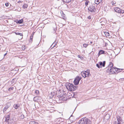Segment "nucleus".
<instances>
[{"mask_svg":"<svg viewBox=\"0 0 124 124\" xmlns=\"http://www.w3.org/2000/svg\"><path fill=\"white\" fill-rule=\"evenodd\" d=\"M91 121L87 118L85 117L82 118L78 123V124H90Z\"/></svg>","mask_w":124,"mask_h":124,"instance_id":"1","label":"nucleus"},{"mask_svg":"<svg viewBox=\"0 0 124 124\" xmlns=\"http://www.w3.org/2000/svg\"><path fill=\"white\" fill-rule=\"evenodd\" d=\"M95 4L91 3L88 7V11L90 12L94 13L96 10Z\"/></svg>","mask_w":124,"mask_h":124,"instance_id":"2","label":"nucleus"},{"mask_svg":"<svg viewBox=\"0 0 124 124\" xmlns=\"http://www.w3.org/2000/svg\"><path fill=\"white\" fill-rule=\"evenodd\" d=\"M66 87L67 89L70 91H73L75 90V86L72 84L70 83H68L67 84Z\"/></svg>","mask_w":124,"mask_h":124,"instance_id":"3","label":"nucleus"},{"mask_svg":"<svg viewBox=\"0 0 124 124\" xmlns=\"http://www.w3.org/2000/svg\"><path fill=\"white\" fill-rule=\"evenodd\" d=\"M90 70H87L85 71H83L81 73V75L84 78L89 76L90 75Z\"/></svg>","mask_w":124,"mask_h":124,"instance_id":"4","label":"nucleus"},{"mask_svg":"<svg viewBox=\"0 0 124 124\" xmlns=\"http://www.w3.org/2000/svg\"><path fill=\"white\" fill-rule=\"evenodd\" d=\"M81 79V77L78 76L76 78L74 81V84L75 85H77L79 83Z\"/></svg>","mask_w":124,"mask_h":124,"instance_id":"5","label":"nucleus"},{"mask_svg":"<svg viewBox=\"0 0 124 124\" xmlns=\"http://www.w3.org/2000/svg\"><path fill=\"white\" fill-rule=\"evenodd\" d=\"M117 68L113 67L111 68V70H107V72H109L110 74L116 73L115 72H116Z\"/></svg>","mask_w":124,"mask_h":124,"instance_id":"6","label":"nucleus"},{"mask_svg":"<svg viewBox=\"0 0 124 124\" xmlns=\"http://www.w3.org/2000/svg\"><path fill=\"white\" fill-rule=\"evenodd\" d=\"M113 64L111 62H110L108 67L106 68V69H107V70H111V68L113 67Z\"/></svg>","mask_w":124,"mask_h":124,"instance_id":"7","label":"nucleus"},{"mask_svg":"<svg viewBox=\"0 0 124 124\" xmlns=\"http://www.w3.org/2000/svg\"><path fill=\"white\" fill-rule=\"evenodd\" d=\"M106 62L105 61H104L102 62H99V64L100 65V67H101V68L102 67V66L104 67L105 66V64Z\"/></svg>","mask_w":124,"mask_h":124,"instance_id":"8","label":"nucleus"},{"mask_svg":"<svg viewBox=\"0 0 124 124\" xmlns=\"http://www.w3.org/2000/svg\"><path fill=\"white\" fill-rule=\"evenodd\" d=\"M8 124H16V122L14 121L13 120H10L8 121Z\"/></svg>","mask_w":124,"mask_h":124,"instance_id":"9","label":"nucleus"},{"mask_svg":"<svg viewBox=\"0 0 124 124\" xmlns=\"http://www.w3.org/2000/svg\"><path fill=\"white\" fill-rule=\"evenodd\" d=\"M117 118L118 122V124H120V122H122V120L120 116H118L117 117Z\"/></svg>","mask_w":124,"mask_h":124,"instance_id":"10","label":"nucleus"},{"mask_svg":"<svg viewBox=\"0 0 124 124\" xmlns=\"http://www.w3.org/2000/svg\"><path fill=\"white\" fill-rule=\"evenodd\" d=\"M120 9L119 8H114V10L115 12L119 13H120Z\"/></svg>","mask_w":124,"mask_h":124,"instance_id":"11","label":"nucleus"},{"mask_svg":"<svg viewBox=\"0 0 124 124\" xmlns=\"http://www.w3.org/2000/svg\"><path fill=\"white\" fill-rule=\"evenodd\" d=\"M15 22H16V23H17L21 24L23 23V21L22 19L19 20H17L16 21H15Z\"/></svg>","mask_w":124,"mask_h":124,"instance_id":"12","label":"nucleus"},{"mask_svg":"<svg viewBox=\"0 0 124 124\" xmlns=\"http://www.w3.org/2000/svg\"><path fill=\"white\" fill-rule=\"evenodd\" d=\"M10 116L9 115H8L6 116L5 117V121L6 122H8V121H9V120Z\"/></svg>","mask_w":124,"mask_h":124,"instance_id":"13","label":"nucleus"},{"mask_svg":"<svg viewBox=\"0 0 124 124\" xmlns=\"http://www.w3.org/2000/svg\"><path fill=\"white\" fill-rule=\"evenodd\" d=\"M104 53V51L102 50H100L99 52L98 53V56H99L100 55L102 54H103Z\"/></svg>","mask_w":124,"mask_h":124,"instance_id":"14","label":"nucleus"},{"mask_svg":"<svg viewBox=\"0 0 124 124\" xmlns=\"http://www.w3.org/2000/svg\"><path fill=\"white\" fill-rule=\"evenodd\" d=\"M103 0H95V3L97 4L100 3Z\"/></svg>","mask_w":124,"mask_h":124,"instance_id":"15","label":"nucleus"},{"mask_svg":"<svg viewBox=\"0 0 124 124\" xmlns=\"http://www.w3.org/2000/svg\"><path fill=\"white\" fill-rule=\"evenodd\" d=\"M20 104H14V107L16 109H17L20 106Z\"/></svg>","mask_w":124,"mask_h":124,"instance_id":"16","label":"nucleus"},{"mask_svg":"<svg viewBox=\"0 0 124 124\" xmlns=\"http://www.w3.org/2000/svg\"><path fill=\"white\" fill-rule=\"evenodd\" d=\"M15 33L16 34V35H20L21 36H22V37L21 38V39H22L23 38V35L22 33H21L18 32H15Z\"/></svg>","mask_w":124,"mask_h":124,"instance_id":"17","label":"nucleus"},{"mask_svg":"<svg viewBox=\"0 0 124 124\" xmlns=\"http://www.w3.org/2000/svg\"><path fill=\"white\" fill-rule=\"evenodd\" d=\"M29 124H39L38 123L33 121H31L30 122Z\"/></svg>","mask_w":124,"mask_h":124,"instance_id":"18","label":"nucleus"},{"mask_svg":"<svg viewBox=\"0 0 124 124\" xmlns=\"http://www.w3.org/2000/svg\"><path fill=\"white\" fill-rule=\"evenodd\" d=\"M34 32H33L32 34L31 35V36L30 38V40H29V42H31L32 41V37L33 36V35L34 33Z\"/></svg>","mask_w":124,"mask_h":124,"instance_id":"19","label":"nucleus"},{"mask_svg":"<svg viewBox=\"0 0 124 124\" xmlns=\"http://www.w3.org/2000/svg\"><path fill=\"white\" fill-rule=\"evenodd\" d=\"M105 34L106 37H108L110 36V34L108 32H104Z\"/></svg>","mask_w":124,"mask_h":124,"instance_id":"20","label":"nucleus"},{"mask_svg":"<svg viewBox=\"0 0 124 124\" xmlns=\"http://www.w3.org/2000/svg\"><path fill=\"white\" fill-rule=\"evenodd\" d=\"M71 0H63L64 2L66 3H69L70 2Z\"/></svg>","mask_w":124,"mask_h":124,"instance_id":"21","label":"nucleus"},{"mask_svg":"<svg viewBox=\"0 0 124 124\" xmlns=\"http://www.w3.org/2000/svg\"><path fill=\"white\" fill-rule=\"evenodd\" d=\"M38 98L37 97H35L33 98V101H38Z\"/></svg>","mask_w":124,"mask_h":124,"instance_id":"22","label":"nucleus"},{"mask_svg":"<svg viewBox=\"0 0 124 124\" xmlns=\"http://www.w3.org/2000/svg\"><path fill=\"white\" fill-rule=\"evenodd\" d=\"M28 6V5L27 4H24L23 5V8H27Z\"/></svg>","mask_w":124,"mask_h":124,"instance_id":"23","label":"nucleus"},{"mask_svg":"<svg viewBox=\"0 0 124 124\" xmlns=\"http://www.w3.org/2000/svg\"><path fill=\"white\" fill-rule=\"evenodd\" d=\"M90 2L89 1H86L85 3V5L86 6H87L89 4H90Z\"/></svg>","mask_w":124,"mask_h":124,"instance_id":"24","label":"nucleus"},{"mask_svg":"<svg viewBox=\"0 0 124 124\" xmlns=\"http://www.w3.org/2000/svg\"><path fill=\"white\" fill-rule=\"evenodd\" d=\"M8 108V107L5 106L4 108L3 109V111L4 113L5 111H6V110Z\"/></svg>","mask_w":124,"mask_h":124,"instance_id":"25","label":"nucleus"},{"mask_svg":"<svg viewBox=\"0 0 124 124\" xmlns=\"http://www.w3.org/2000/svg\"><path fill=\"white\" fill-rule=\"evenodd\" d=\"M122 70V69H119L117 68L116 69V72L117 71V73H118V72L121 71Z\"/></svg>","mask_w":124,"mask_h":124,"instance_id":"26","label":"nucleus"},{"mask_svg":"<svg viewBox=\"0 0 124 124\" xmlns=\"http://www.w3.org/2000/svg\"><path fill=\"white\" fill-rule=\"evenodd\" d=\"M10 106V103H7L5 106L6 107H8V108Z\"/></svg>","mask_w":124,"mask_h":124,"instance_id":"27","label":"nucleus"},{"mask_svg":"<svg viewBox=\"0 0 124 124\" xmlns=\"http://www.w3.org/2000/svg\"><path fill=\"white\" fill-rule=\"evenodd\" d=\"M20 118L21 119H23L24 118V116L22 114L20 116Z\"/></svg>","mask_w":124,"mask_h":124,"instance_id":"28","label":"nucleus"},{"mask_svg":"<svg viewBox=\"0 0 124 124\" xmlns=\"http://www.w3.org/2000/svg\"><path fill=\"white\" fill-rule=\"evenodd\" d=\"M35 94L36 95H38L39 94V91L38 90H36L35 92Z\"/></svg>","mask_w":124,"mask_h":124,"instance_id":"29","label":"nucleus"},{"mask_svg":"<svg viewBox=\"0 0 124 124\" xmlns=\"http://www.w3.org/2000/svg\"><path fill=\"white\" fill-rule=\"evenodd\" d=\"M88 45V44H86L85 43L83 45V46L85 47H86Z\"/></svg>","mask_w":124,"mask_h":124,"instance_id":"30","label":"nucleus"},{"mask_svg":"<svg viewBox=\"0 0 124 124\" xmlns=\"http://www.w3.org/2000/svg\"><path fill=\"white\" fill-rule=\"evenodd\" d=\"M22 49L23 50H24L26 49V47L25 46L23 45L22 46Z\"/></svg>","mask_w":124,"mask_h":124,"instance_id":"31","label":"nucleus"},{"mask_svg":"<svg viewBox=\"0 0 124 124\" xmlns=\"http://www.w3.org/2000/svg\"><path fill=\"white\" fill-rule=\"evenodd\" d=\"M14 89V87H12L9 88L8 89V91H10L11 90H13Z\"/></svg>","mask_w":124,"mask_h":124,"instance_id":"32","label":"nucleus"},{"mask_svg":"<svg viewBox=\"0 0 124 124\" xmlns=\"http://www.w3.org/2000/svg\"><path fill=\"white\" fill-rule=\"evenodd\" d=\"M116 4V2L115 1H112L111 2V4L112 5H115Z\"/></svg>","mask_w":124,"mask_h":124,"instance_id":"33","label":"nucleus"},{"mask_svg":"<svg viewBox=\"0 0 124 124\" xmlns=\"http://www.w3.org/2000/svg\"><path fill=\"white\" fill-rule=\"evenodd\" d=\"M99 64H96V66L98 68H101V67H100V65H99Z\"/></svg>","mask_w":124,"mask_h":124,"instance_id":"34","label":"nucleus"},{"mask_svg":"<svg viewBox=\"0 0 124 124\" xmlns=\"http://www.w3.org/2000/svg\"><path fill=\"white\" fill-rule=\"evenodd\" d=\"M120 11V13H122V14L124 13V10H122V9H121Z\"/></svg>","mask_w":124,"mask_h":124,"instance_id":"35","label":"nucleus"},{"mask_svg":"<svg viewBox=\"0 0 124 124\" xmlns=\"http://www.w3.org/2000/svg\"><path fill=\"white\" fill-rule=\"evenodd\" d=\"M77 57L79 58H80L81 59L82 58H83V57L81 56H80V55H78L77 56Z\"/></svg>","mask_w":124,"mask_h":124,"instance_id":"36","label":"nucleus"},{"mask_svg":"<svg viewBox=\"0 0 124 124\" xmlns=\"http://www.w3.org/2000/svg\"><path fill=\"white\" fill-rule=\"evenodd\" d=\"M5 5L6 6L8 7V3H6L5 4Z\"/></svg>","mask_w":124,"mask_h":124,"instance_id":"37","label":"nucleus"},{"mask_svg":"<svg viewBox=\"0 0 124 124\" xmlns=\"http://www.w3.org/2000/svg\"><path fill=\"white\" fill-rule=\"evenodd\" d=\"M88 18L89 19H91V16H89L88 17Z\"/></svg>","mask_w":124,"mask_h":124,"instance_id":"38","label":"nucleus"},{"mask_svg":"<svg viewBox=\"0 0 124 124\" xmlns=\"http://www.w3.org/2000/svg\"><path fill=\"white\" fill-rule=\"evenodd\" d=\"M2 68L3 69H5V67H2Z\"/></svg>","mask_w":124,"mask_h":124,"instance_id":"39","label":"nucleus"},{"mask_svg":"<svg viewBox=\"0 0 124 124\" xmlns=\"http://www.w3.org/2000/svg\"><path fill=\"white\" fill-rule=\"evenodd\" d=\"M7 54V53H6V54H4V56H5Z\"/></svg>","mask_w":124,"mask_h":124,"instance_id":"40","label":"nucleus"},{"mask_svg":"<svg viewBox=\"0 0 124 124\" xmlns=\"http://www.w3.org/2000/svg\"><path fill=\"white\" fill-rule=\"evenodd\" d=\"M121 79H124V78H122Z\"/></svg>","mask_w":124,"mask_h":124,"instance_id":"41","label":"nucleus"},{"mask_svg":"<svg viewBox=\"0 0 124 124\" xmlns=\"http://www.w3.org/2000/svg\"><path fill=\"white\" fill-rule=\"evenodd\" d=\"M90 43H92V41H91V42H90Z\"/></svg>","mask_w":124,"mask_h":124,"instance_id":"42","label":"nucleus"},{"mask_svg":"<svg viewBox=\"0 0 124 124\" xmlns=\"http://www.w3.org/2000/svg\"><path fill=\"white\" fill-rule=\"evenodd\" d=\"M55 46V45L54 46H53V47L52 48H53L54 47V46Z\"/></svg>","mask_w":124,"mask_h":124,"instance_id":"43","label":"nucleus"}]
</instances>
